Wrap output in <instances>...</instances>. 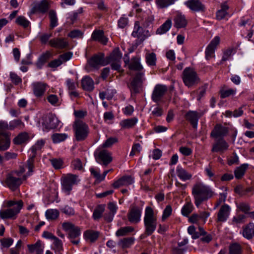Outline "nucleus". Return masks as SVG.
Listing matches in <instances>:
<instances>
[{
	"label": "nucleus",
	"instance_id": "nucleus-1",
	"mask_svg": "<svg viewBox=\"0 0 254 254\" xmlns=\"http://www.w3.org/2000/svg\"><path fill=\"white\" fill-rule=\"evenodd\" d=\"M214 192L209 187L198 182L195 184L192 188V194L194 199V204L197 207L204 201L211 198Z\"/></svg>",
	"mask_w": 254,
	"mask_h": 254
},
{
	"label": "nucleus",
	"instance_id": "nucleus-2",
	"mask_svg": "<svg viewBox=\"0 0 254 254\" xmlns=\"http://www.w3.org/2000/svg\"><path fill=\"white\" fill-rule=\"evenodd\" d=\"M74 136L76 141L85 140L88 136L90 129L88 125L80 119H75L72 125Z\"/></svg>",
	"mask_w": 254,
	"mask_h": 254
},
{
	"label": "nucleus",
	"instance_id": "nucleus-3",
	"mask_svg": "<svg viewBox=\"0 0 254 254\" xmlns=\"http://www.w3.org/2000/svg\"><path fill=\"white\" fill-rule=\"evenodd\" d=\"M144 224L145 233L147 235H151L156 229L157 218L153 208L150 206H147L145 208Z\"/></svg>",
	"mask_w": 254,
	"mask_h": 254
},
{
	"label": "nucleus",
	"instance_id": "nucleus-4",
	"mask_svg": "<svg viewBox=\"0 0 254 254\" xmlns=\"http://www.w3.org/2000/svg\"><path fill=\"white\" fill-rule=\"evenodd\" d=\"M63 230L67 232V238L70 240V242L77 245L79 243V239L74 240L78 238L81 234V230L78 226L68 222H64L62 224Z\"/></svg>",
	"mask_w": 254,
	"mask_h": 254
},
{
	"label": "nucleus",
	"instance_id": "nucleus-5",
	"mask_svg": "<svg viewBox=\"0 0 254 254\" xmlns=\"http://www.w3.org/2000/svg\"><path fill=\"white\" fill-rule=\"evenodd\" d=\"M182 79L185 85L191 87L200 82V79L196 71L190 67L185 68L182 74Z\"/></svg>",
	"mask_w": 254,
	"mask_h": 254
},
{
	"label": "nucleus",
	"instance_id": "nucleus-6",
	"mask_svg": "<svg viewBox=\"0 0 254 254\" xmlns=\"http://www.w3.org/2000/svg\"><path fill=\"white\" fill-rule=\"evenodd\" d=\"M78 178V176L76 174H67L62 178V189L67 194H70L73 186L77 185L79 182L80 180Z\"/></svg>",
	"mask_w": 254,
	"mask_h": 254
},
{
	"label": "nucleus",
	"instance_id": "nucleus-7",
	"mask_svg": "<svg viewBox=\"0 0 254 254\" xmlns=\"http://www.w3.org/2000/svg\"><path fill=\"white\" fill-rule=\"evenodd\" d=\"M42 126L43 130L48 131L50 129H55L59 127L60 121L54 114H49L42 117Z\"/></svg>",
	"mask_w": 254,
	"mask_h": 254
},
{
	"label": "nucleus",
	"instance_id": "nucleus-8",
	"mask_svg": "<svg viewBox=\"0 0 254 254\" xmlns=\"http://www.w3.org/2000/svg\"><path fill=\"white\" fill-rule=\"evenodd\" d=\"M145 80L144 72H137L131 81L130 83L128 85L131 92L135 94L139 93Z\"/></svg>",
	"mask_w": 254,
	"mask_h": 254
},
{
	"label": "nucleus",
	"instance_id": "nucleus-9",
	"mask_svg": "<svg viewBox=\"0 0 254 254\" xmlns=\"http://www.w3.org/2000/svg\"><path fill=\"white\" fill-rule=\"evenodd\" d=\"M167 90V86L165 85L160 84L156 85L151 95L152 100L156 103L161 102Z\"/></svg>",
	"mask_w": 254,
	"mask_h": 254
},
{
	"label": "nucleus",
	"instance_id": "nucleus-10",
	"mask_svg": "<svg viewBox=\"0 0 254 254\" xmlns=\"http://www.w3.org/2000/svg\"><path fill=\"white\" fill-rule=\"evenodd\" d=\"M23 206V202H20L18 207H13L4 210H0V217L2 219H15Z\"/></svg>",
	"mask_w": 254,
	"mask_h": 254
},
{
	"label": "nucleus",
	"instance_id": "nucleus-11",
	"mask_svg": "<svg viewBox=\"0 0 254 254\" xmlns=\"http://www.w3.org/2000/svg\"><path fill=\"white\" fill-rule=\"evenodd\" d=\"M50 8V3L47 0H42L34 3L31 10L32 13L38 12L45 14L47 12Z\"/></svg>",
	"mask_w": 254,
	"mask_h": 254
},
{
	"label": "nucleus",
	"instance_id": "nucleus-12",
	"mask_svg": "<svg viewBox=\"0 0 254 254\" xmlns=\"http://www.w3.org/2000/svg\"><path fill=\"white\" fill-rule=\"evenodd\" d=\"M219 42L220 38L218 36H215L207 46L205 52V59L207 60H209L214 57L215 50Z\"/></svg>",
	"mask_w": 254,
	"mask_h": 254
},
{
	"label": "nucleus",
	"instance_id": "nucleus-13",
	"mask_svg": "<svg viewBox=\"0 0 254 254\" xmlns=\"http://www.w3.org/2000/svg\"><path fill=\"white\" fill-rule=\"evenodd\" d=\"M7 186L12 190H15L22 184V179L16 178L11 174H8L5 181Z\"/></svg>",
	"mask_w": 254,
	"mask_h": 254
},
{
	"label": "nucleus",
	"instance_id": "nucleus-14",
	"mask_svg": "<svg viewBox=\"0 0 254 254\" xmlns=\"http://www.w3.org/2000/svg\"><path fill=\"white\" fill-rule=\"evenodd\" d=\"M228 129L227 127L221 124H216L210 133V136L214 138L222 139L228 133Z\"/></svg>",
	"mask_w": 254,
	"mask_h": 254
},
{
	"label": "nucleus",
	"instance_id": "nucleus-15",
	"mask_svg": "<svg viewBox=\"0 0 254 254\" xmlns=\"http://www.w3.org/2000/svg\"><path fill=\"white\" fill-rule=\"evenodd\" d=\"M89 65L94 68H98L100 65H105L107 64L104 60V54L102 53L93 56L88 61Z\"/></svg>",
	"mask_w": 254,
	"mask_h": 254
},
{
	"label": "nucleus",
	"instance_id": "nucleus-16",
	"mask_svg": "<svg viewBox=\"0 0 254 254\" xmlns=\"http://www.w3.org/2000/svg\"><path fill=\"white\" fill-rule=\"evenodd\" d=\"M141 214V209L137 206L131 208L127 214L128 221L131 223H137L140 220Z\"/></svg>",
	"mask_w": 254,
	"mask_h": 254
},
{
	"label": "nucleus",
	"instance_id": "nucleus-17",
	"mask_svg": "<svg viewBox=\"0 0 254 254\" xmlns=\"http://www.w3.org/2000/svg\"><path fill=\"white\" fill-rule=\"evenodd\" d=\"M10 134L9 132L0 131V151L7 150L10 145Z\"/></svg>",
	"mask_w": 254,
	"mask_h": 254
},
{
	"label": "nucleus",
	"instance_id": "nucleus-18",
	"mask_svg": "<svg viewBox=\"0 0 254 254\" xmlns=\"http://www.w3.org/2000/svg\"><path fill=\"white\" fill-rule=\"evenodd\" d=\"M185 4L193 11H204L205 9V5L200 0H188Z\"/></svg>",
	"mask_w": 254,
	"mask_h": 254
},
{
	"label": "nucleus",
	"instance_id": "nucleus-19",
	"mask_svg": "<svg viewBox=\"0 0 254 254\" xmlns=\"http://www.w3.org/2000/svg\"><path fill=\"white\" fill-rule=\"evenodd\" d=\"M32 86L34 95L40 98L44 95L48 85L44 82H35L32 84Z\"/></svg>",
	"mask_w": 254,
	"mask_h": 254
},
{
	"label": "nucleus",
	"instance_id": "nucleus-20",
	"mask_svg": "<svg viewBox=\"0 0 254 254\" xmlns=\"http://www.w3.org/2000/svg\"><path fill=\"white\" fill-rule=\"evenodd\" d=\"M186 119L189 122L192 127L196 129L198 121L201 117V115L196 111H190L186 114Z\"/></svg>",
	"mask_w": 254,
	"mask_h": 254
},
{
	"label": "nucleus",
	"instance_id": "nucleus-21",
	"mask_svg": "<svg viewBox=\"0 0 254 254\" xmlns=\"http://www.w3.org/2000/svg\"><path fill=\"white\" fill-rule=\"evenodd\" d=\"M230 211V206L226 204L222 205L217 214V222H225L228 218Z\"/></svg>",
	"mask_w": 254,
	"mask_h": 254
},
{
	"label": "nucleus",
	"instance_id": "nucleus-22",
	"mask_svg": "<svg viewBox=\"0 0 254 254\" xmlns=\"http://www.w3.org/2000/svg\"><path fill=\"white\" fill-rule=\"evenodd\" d=\"M100 234L99 231L88 229L84 232L83 237L86 241L94 243L98 239Z\"/></svg>",
	"mask_w": 254,
	"mask_h": 254
},
{
	"label": "nucleus",
	"instance_id": "nucleus-23",
	"mask_svg": "<svg viewBox=\"0 0 254 254\" xmlns=\"http://www.w3.org/2000/svg\"><path fill=\"white\" fill-rule=\"evenodd\" d=\"M144 28L140 25L139 21H135L134 25L133 30L131 35L135 38H137L136 40L137 44L141 43V38L143 33Z\"/></svg>",
	"mask_w": 254,
	"mask_h": 254
},
{
	"label": "nucleus",
	"instance_id": "nucleus-24",
	"mask_svg": "<svg viewBox=\"0 0 254 254\" xmlns=\"http://www.w3.org/2000/svg\"><path fill=\"white\" fill-rule=\"evenodd\" d=\"M243 236L248 240H251L254 237V224L249 222L243 227Z\"/></svg>",
	"mask_w": 254,
	"mask_h": 254
},
{
	"label": "nucleus",
	"instance_id": "nucleus-25",
	"mask_svg": "<svg viewBox=\"0 0 254 254\" xmlns=\"http://www.w3.org/2000/svg\"><path fill=\"white\" fill-rule=\"evenodd\" d=\"M28 251L30 253L35 254H43L44 246H42V242L38 240L34 244H29L27 245Z\"/></svg>",
	"mask_w": 254,
	"mask_h": 254
},
{
	"label": "nucleus",
	"instance_id": "nucleus-26",
	"mask_svg": "<svg viewBox=\"0 0 254 254\" xmlns=\"http://www.w3.org/2000/svg\"><path fill=\"white\" fill-rule=\"evenodd\" d=\"M51 46L59 49H63L67 47L68 43L64 38H54L49 41Z\"/></svg>",
	"mask_w": 254,
	"mask_h": 254
},
{
	"label": "nucleus",
	"instance_id": "nucleus-27",
	"mask_svg": "<svg viewBox=\"0 0 254 254\" xmlns=\"http://www.w3.org/2000/svg\"><path fill=\"white\" fill-rule=\"evenodd\" d=\"M91 38L93 40L97 41L104 45H106L108 42V38L104 35L102 30H94L92 34Z\"/></svg>",
	"mask_w": 254,
	"mask_h": 254
},
{
	"label": "nucleus",
	"instance_id": "nucleus-28",
	"mask_svg": "<svg viewBox=\"0 0 254 254\" xmlns=\"http://www.w3.org/2000/svg\"><path fill=\"white\" fill-rule=\"evenodd\" d=\"M81 86L84 90L91 91L94 88V81L89 76H85L81 80Z\"/></svg>",
	"mask_w": 254,
	"mask_h": 254
},
{
	"label": "nucleus",
	"instance_id": "nucleus-29",
	"mask_svg": "<svg viewBox=\"0 0 254 254\" xmlns=\"http://www.w3.org/2000/svg\"><path fill=\"white\" fill-rule=\"evenodd\" d=\"M174 26L179 29L185 28L188 24V21L184 15L177 14L174 18Z\"/></svg>",
	"mask_w": 254,
	"mask_h": 254
},
{
	"label": "nucleus",
	"instance_id": "nucleus-30",
	"mask_svg": "<svg viewBox=\"0 0 254 254\" xmlns=\"http://www.w3.org/2000/svg\"><path fill=\"white\" fill-rule=\"evenodd\" d=\"M111 170L112 169L106 170L103 173L102 175H101L100 173L97 171L94 168H90V171L91 175H92L93 177L96 179L94 184H99L101 182L104 181L106 176Z\"/></svg>",
	"mask_w": 254,
	"mask_h": 254
},
{
	"label": "nucleus",
	"instance_id": "nucleus-31",
	"mask_svg": "<svg viewBox=\"0 0 254 254\" xmlns=\"http://www.w3.org/2000/svg\"><path fill=\"white\" fill-rule=\"evenodd\" d=\"M126 64H128V68L130 70H136L138 72H141L143 67L141 65L139 60L137 58L134 57L131 59V62L129 63V60L125 61Z\"/></svg>",
	"mask_w": 254,
	"mask_h": 254
},
{
	"label": "nucleus",
	"instance_id": "nucleus-32",
	"mask_svg": "<svg viewBox=\"0 0 254 254\" xmlns=\"http://www.w3.org/2000/svg\"><path fill=\"white\" fill-rule=\"evenodd\" d=\"M44 144L45 141L42 139L37 141L35 145H34L29 150V152L30 153V159H33L37 157V152L40 150Z\"/></svg>",
	"mask_w": 254,
	"mask_h": 254
},
{
	"label": "nucleus",
	"instance_id": "nucleus-33",
	"mask_svg": "<svg viewBox=\"0 0 254 254\" xmlns=\"http://www.w3.org/2000/svg\"><path fill=\"white\" fill-rule=\"evenodd\" d=\"M52 54L49 51H46L45 53L41 55L36 63L37 68L39 69H41L44 64L52 57Z\"/></svg>",
	"mask_w": 254,
	"mask_h": 254
},
{
	"label": "nucleus",
	"instance_id": "nucleus-34",
	"mask_svg": "<svg viewBox=\"0 0 254 254\" xmlns=\"http://www.w3.org/2000/svg\"><path fill=\"white\" fill-rule=\"evenodd\" d=\"M137 122V118L133 117L122 120L120 123V125L122 128H130L133 127Z\"/></svg>",
	"mask_w": 254,
	"mask_h": 254
},
{
	"label": "nucleus",
	"instance_id": "nucleus-35",
	"mask_svg": "<svg viewBox=\"0 0 254 254\" xmlns=\"http://www.w3.org/2000/svg\"><path fill=\"white\" fill-rule=\"evenodd\" d=\"M227 143L223 139H219L213 144L212 148V152L222 151L228 148Z\"/></svg>",
	"mask_w": 254,
	"mask_h": 254
},
{
	"label": "nucleus",
	"instance_id": "nucleus-36",
	"mask_svg": "<svg viewBox=\"0 0 254 254\" xmlns=\"http://www.w3.org/2000/svg\"><path fill=\"white\" fill-rule=\"evenodd\" d=\"M229 6L225 1L221 4L220 9L217 11L216 13V18L218 20H221L225 17L228 14L227 10L229 9Z\"/></svg>",
	"mask_w": 254,
	"mask_h": 254
},
{
	"label": "nucleus",
	"instance_id": "nucleus-37",
	"mask_svg": "<svg viewBox=\"0 0 254 254\" xmlns=\"http://www.w3.org/2000/svg\"><path fill=\"white\" fill-rule=\"evenodd\" d=\"M29 136L27 132L20 133L14 138L13 142L15 145H21L25 143L29 139Z\"/></svg>",
	"mask_w": 254,
	"mask_h": 254
},
{
	"label": "nucleus",
	"instance_id": "nucleus-38",
	"mask_svg": "<svg viewBox=\"0 0 254 254\" xmlns=\"http://www.w3.org/2000/svg\"><path fill=\"white\" fill-rule=\"evenodd\" d=\"M249 167L248 164H243L236 168L234 171L235 177L237 179H241L244 176L246 170Z\"/></svg>",
	"mask_w": 254,
	"mask_h": 254
},
{
	"label": "nucleus",
	"instance_id": "nucleus-39",
	"mask_svg": "<svg viewBox=\"0 0 254 254\" xmlns=\"http://www.w3.org/2000/svg\"><path fill=\"white\" fill-rule=\"evenodd\" d=\"M122 54L119 48L114 49L108 58V62H122Z\"/></svg>",
	"mask_w": 254,
	"mask_h": 254
},
{
	"label": "nucleus",
	"instance_id": "nucleus-40",
	"mask_svg": "<svg viewBox=\"0 0 254 254\" xmlns=\"http://www.w3.org/2000/svg\"><path fill=\"white\" fill-rule=\"evenodd\" d=\"M105 209V204H98L95 207L92 215L94 220H98L102 216L103 213Z\"/></svg>",
	"mask_w": 254,
	"mask_h": 254
},
{
	"label": "nucleus",
	"instance_id": "nucleus-41",
	"mask_svg": "<svg viewBox=\"0 0 254 254\" xmlns=\"http://www.w3.org/2000/svg\"><path fill=\"white\" fill-rule=\"evenodd\" d=\"M134 242V238L133 237H127L121 239L118 245L121 246L122 249H126L129 248Z\"/></svg>",
	"mask_w": 254,
	"mask_h": 254
},
{
	"label": "nucleus",
	"instance_id": "nucleus-42",
	"mask_svg": "<svg viewBox=\"0 0 254 254\" xmlns=\"http://www.w3.org/2000/svg\"><path fill=\"white\" fill-rule=\"evenodd\" d=\"M243 249L240 244L238 243H234L230 245L229 247V254H242Z\"/></svg>",
	"mask_w": 254,
	"mask_h": 254
},
{
	"label": "nucleus",
	"instance_id": "nucleus-43",
	"mask_svg": "<svg viewBox=\"0 0 254 254\" xmlns=\"http://www.w3.org/2000/svg\"><path fill=\"white\" fill-rule=\"evenodd\" d=\"M54 241V247L52 249L55 251L56 254H62V252L64 251V249L62 240L56 237Z\"/></svg>",
	"mask_w": 254,
	"mask_h": 254
},
{
	"label": "nucleus",
	"instance_id": "nucleus-44",
	"mask_svg": "<svg viewBox=\"0 0 254 254\" xmlns=\"http://www.w3.org/2000/svg\"><path fill=\"white\" fill-rule=\"evenodd\" d=\"M172 21L170 19L167 20L161 26L156 30L157 34H163L166 33L171 27Z\"/></svg>",
	"mask_w": 254,
	"mask_h": 254
},
{
	"label": "nucleus",
	"instance_id": "nucleus-45",
	"mask_svg": "<svg viewBox=\"0 0 254 254\" xmlns=\"http://www.w3.org/2000/svg\"><path fill=\"white\" fill-rule=\"evenodd\" d=\"M49 16L50 20V28L53 29L58 25V18L56 11L53 9L50 10L49 12Z\"/></svg>",
	"mask_w": 254,
	"mask_h": 254
},
{
	"label": "nucleus",
	"instance_id": "nucleus-46",
	"mask_svg": "<svg viewBox=\"0 0 254 254\" xmlns=\"http://www.w3.org/2000/svg\"><path fill=\"white\" fill-rule=\"evenodd\" d=\"M27 168H28V172L25 175L22 176V181H25L27 179L28 176H30L31 174L34 172V160H27Z\"/></svg>",
	"mask_w": 254,
	"mask_h": 254
},
{
	"label": "nucleus",
	"instance_id": "nucleus-47",
	"mask_svg": "<svg viewBox=\"0 0 254 254\" xmlns=\"http://www.w3.org/2000/svg\"><path fill=\"white\" fill-rule=\"evenodd\" d=\"M237 48L236 47H230L225 51L223 53V55L222 58L221 63L225 62L229 59L230 57L236 53Z\"/></svg>",
	"mask_w": 254,
	"mask_h": 254
},
{
	"label": "nucleus",
	"instance_id": "nucleus-48",
	"mask_svg": "<svg viewBox=\"0 0 254 254\" xmlns=\"http://www.w3.org/2000/svg\"><path fill=\"white\" fill-rule=\"evenodd\" d=\"M85 165V162L83 163L81 160H72L71 162V167L75 170L84 171L83 166Z\"/></svg>",
	"mask_w": 254,
	"mask_h": 254
},
{
	"label": "nucleus",
	"instance_id": "nucleus-49",
	"mask_svg": "<svg viewBox=\"0 0 254 254\" xmlns=\"http://www.w3.org/2000/svg\"><path fill=\"white\" fill-rule=\"evenodd\" d=\"M67 137V135L66 133H54L51 138L54 143H58L62 141L65 140Z\"/></svg>",
	"mask_w": 254,
	"mask_h": 254
},
{
	"label": "nucleus",
	"instance_id": "nucleus-50",
	"mask_svg": "<svg viewBox=\"0 0 254 254\" xmlns=\"http://www.w3.org/2000/svg\"><path fill=\"white\" fill-rule=\"evenodd\" d=\"M134 230V228L131 226L122 227L118 230L116 233V235L118 237L126 236L128 233L133 232Z\"/></svg>",
	"mask_w": 254,
	"mask_h": 254
},
{
	"label": "nucleus",
	"instance_id": "nucleus-51",
	"mask_svg": "<svg viewBox=\"0 0 254 254\" xmlns=\"http://www.w3.org/2000/svg\"><path fill=\"white\" fill-rule=\"evenodd\" d=\"M175 0H155L156 5L160 8H164L173 4Z\"/></svg>",
	"mask_w": 254,
	"mask_h": 254
},
{
	"label": "nucleus",
	"instance_id": "nucleus-52",
	"mask_svg": "<svg viewBox=\"0 0 254 254\" xmlns=\"http://www.w3.org/2000/svg\"><path fill=\"white\" fill-rule=\"evenodd\" d=\"M145 60L147 64L149 66L156 65V56L154 53H148L146 54Z\"/></svg>",
	"mask_w": 254,
	"mask_h": 254
},
{
	"label": "nucleus",
	"instance_id": "nucleus-53",
	"mask_svg": "<svg viewBox=\"0 0 254 254\" xmlns=\"http://www.w3.org/2000/svg\"><path fill=\"white\" fill-rule=\"evenodd\" d=\"M192 210L193 205L191 202H189L182 207L181 212L183 216L188 217Z\"/></svg>",
	"mask_w": 254,
	"mask_h": 254
},
{
	"label": "nucleus",
	"instance_id": "nucleus-54",
	"mask_svg": "<svg viewBox=\"0 0 254 254\" xmlns=\"http://www.w3.org/2000/svg\"><path fill=\"white\" fill-rule=\"evenodd\" d=\"M213 165L211 162H210L209 165L205 169L206 175L212 181H215L218 176L215 175L214 172L212 171Z\"/></svg>",
	"mask_w": 254,
	"mask_h": 254
},
{
	"label": "nucleus",
	"instance_id": "nucleus-55",
	"mask_svg": "<svg viewBox=\"0 0 254 254\" xmlns=\"http://www.w3.org/2000/svg\"><path fill=\"white\" fill-rule=\"evenodd\" d=\"M15 23L24 28H27L30 24L29 21L23 16H18L15 20Z\"/></svg>",
	"mask_w": 254,
	"mask_h": 254
},
{
	"label": "nucleus",
	"instance_id": "nucleus-56",
	"mask_svg": "<svg viewBox=\"0 0 254 254\" xmlns=\"http://www.w3.org/2000/svg\"><path fill=\"white\" fill-rule=\"evenodd\" d=\"M10 130H13L16 128L22 129L24 126V123L20 120H14L9 122Z\"/></svg>",
	"mask_w": 254,
	"mask_h": 254
},
{
	"label": "nucleus",
	"instance_id": "nucleus-57",
	"mask_svg": "<svg viewBox=\"0 0 254 254\" xmlns=\"http://www.w3.org/2000/svg\"><path fill=\"white\" fill-rule=\"evenodd\" d=\"M59 216V212L56 209H48L46 211V216L48 219L55 220Z\"/></svg>",
	"mask_w": 254,
	"mask_h": 254
},
{
	"label": "nucleus",
	"instance_id": "nucleus-58",
	"mask_svg": "<svg viewBox=\"0 0 254 254\" xmlns=\"http://www.w3.org/2000/svg\"><path fill=\"white\" fill-rule=\"evenodd\" d=\"M177 175L183 181L190 180L191 178V175L188 174L186 170L183 169L177 170Z\"/></svg>",
	"mask_w": 254,
	"mask_h": 254
},
{
	"label": "nucleus",
	"instance_id": "nucleus-59",
	"mask_svg": "<svg viewBox=\"0 0 254 254\" xmlns=\"http://www.w3.org/2000/svg\"><path fill=\"white\" fill-rule=\"evenodd\" d=\"M9 78L11 82L15 85H17L22 83V80L16 73L10 72L9 73Z\"/></svg>",
	"mask_w": 254,
	"mask_h": 254
},
{
	"label": "nucleus",
	"instance_id": "nucleus-60",
	"mask_svg": "<svg viewBox=\"0 0 254 254\" xmlns=\"http://www.w3.org/2000/svg\"><path fill=\"white\" fill-rule=\"evenodd\" d=\"M237 208L245 214H248L251 210V206L247 203L241 202L237 205Z\"/></svg>",
	"mask_w": 254,
	"mask_h": 254
},
{
	"label": "nucleus",
	"instance_id": "nucleus-61",
	"mask_svg": "<svg viewBox=\"0 0 254 254\" xmlns=\"http://www.w3.org/2000/svg\"><path fill=\"white\" fill-rule=\"evenodd\" d=\"M1 245L5 248L10 247L13 243V240L11 238H3L0 240Z\"/></svg>",
	"mask_w": 254,
	"mask_h": 254
},
{
	"label": "nucleus",
	"instance_id": "nucleus-62",
	"mask_svg": "<svg viewBox=\"0 0 254 254\" xmlns=\"http://www.w3.org/2000/svg\"><path fill=\"white\" fill-rule=\"evenodd\" d=\"M172 208L170 205H168L164 209L162 216V221H164L166 219L168 218L172 214Z\"/></svg>",
	"mask_w": 254,
	"mask_h": 254
},
{
	"label": "nucleus",
	"instance_id": "nucleus-63",
	"mask_svg": "<svg viewBox=\"0 0 254 254\" xmlns=\"http://www.w3.org/2000/svg\"><path fill=\"white\" fill-rule=\"evenodd\" d=\"M53 167L56 170L63 168V160H50Z\"/></svg>",
	"mask_w": 254,
	"mask_h": 254
},
{
	"label": "nucleus",
	"instance_id": "nucleus-64",
	"mask_svg": "<svg viewBox=\"0 0 254 254\" xmlns=\"http://www.w3.org/2000/svg\"><path fill=\"white\" fill-rule=\"evenodd\" d=\"M236 93V90L233 89H229L228 90H221L220 92L221 97L225 98L230 96V95H234Z\"/></svg>",
	"mask_w": 254,
	"mask_h": 254
}]
</instances>
